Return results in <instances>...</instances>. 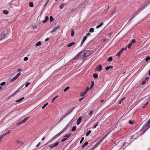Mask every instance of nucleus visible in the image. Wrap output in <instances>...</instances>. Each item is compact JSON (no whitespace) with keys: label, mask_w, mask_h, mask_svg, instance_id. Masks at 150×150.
<instances>
[{"label":"nucleus","mask_w":150,"mask_h":150,"mask_svg":"<svg viewBox=\"0 0 150 150\" xmlns=\"http://www.w3.org/2000/svg\"><path fill=\"white\" fill-rule=\"evenodd\" d=\"M150 127V119L145 124L142 128V130L143 133H144Z\"/></svg>","instance_id":"f257e3e1"},{"label":"nucleus","mask_w":150,"mask_h":150,"mask_svg":"<svg viewBox=\"0 0 150 150\" xmlns=\"http://www.w3.org/2000/svg\"><path fill=\"white\" fill-rule=\"evenodd\" d=\"M62 133L60 131L59 133L58 134L56 135L54 137H53L51 140H50L49 142L47 143L51 142H52L53 141L55 140L56 139H57L58 137L60 136L62 134Z\"/></svg>","instance_id":"f03ea898"},{"label":"nucleus","mask_w":150,"mask_h":150,"mask_svg":"<svg viewBox=\"0 0 150 150\" xmlns=\"http://www.w3.org/2000/svg\"><path fill=\"white\" fill-rule=\"evenodd\" d=\"M29 117H30L28 116L25 117L24 119L22 121L18 122L17 123V125L19 126L21 125V124L25 123L28 120Z\"/></svg>","instance_id":"7ed1b4c3"},{"label":"nucleus","mask_w":150,"mask_h":150,"mask_svg":"<svg viewBox=\"0 0 150 150\" xmlns=\"http://www.w3.org/2000/svg\"><path fill=\"white\" fill-rule=\"evenodd\" d=\"M59 143L58 142H57L52 144L50 145L49 147L50 148L52 149L53 148L57 147L59 145Z\"/></svg>","instance_id":"20e7f679"},{"label":"nucleus","mask_w":150,"mask_h":150,"mask_svg":"<svg viewBox=\"0 0 150 150\" xmlns=\"http://www.w3.org/2000/svg\"><path fill=\"white\" fill-rule=\"evenodd\" d=\"M85 53H86L87 57L89 56L94 52L93 51V50H86L85 51Z\"/></svg>","instance_id":"39448f33"},{"label":"nucleus","mask_w":150,"mask_h":150,"mask_svg":"<svg viewBox=\"0 0 150 150\" xmlns=\"http://www.w3.org/2000/svg\"><path fill=\"white\" fill-rule=\"evenodd\" d=\"M127 47H125V48H122L121 49L117 54L116 56L119 57L122 52L124 50H126Z\"/></svg>","instance_id":"423d86ee"},{"label":"nucleus","mask_w":150,"mask_h":150,"mask_svg":"<svg viewBox=\"0 0 150 150\" xmlns=\"http://www.w3.org/2000/svg\"><path fill=\"white\" fill-rule=\"evenodd\" d=\"M73 109H71L70 110L69 112L67 113H65V114L64 115L60 118V121H61L66 116H67L69 114H70L71 112L72 111V110Z\"/></svg>","instance_id":"0eeeda50"},{"label":"nucleus","mask_w":150,"mask_h":150,"mask_svg":"<svg viewBox=\"0 0 150 150\" xmlns=\"http://www.w3.org/2000/svg\"><path fill=\"white\" fill-rule=\"evenodd\" d=\"M5 37V34L4 32L0 33V40H2Z\"/></svg>","instance_id":"6e6552de"},{"label":"nucleus","mask_w":150,"mask_h":150,"mask_svg":"<svg viewBox=\"0 0 150 150\" xmlns=\"http://www.w3.org/2000/svg\"><path fill=\"white\" fill-rule=\"evenodd\" d=\"M81 55H82L83 57H87L86 53H85V51H82L81 52Z\"/></svg>","instance_id":"1a4fd4ad"},{"label":"nucleus","mask_w":150,"mask_h":150,"mask_svg":"<svg viewBox=\"0 0 150 150\" xmlns=\"http://www.w3.org/2000/svg\"><path fill=\"white\" fill-rule=\"evenodd\" d=\"M102 69V66L100 65H98L96 68V70L99 71H100Z\"/></svg>","instance_id":"9d476101"},{"label":"nucleus","mask_w":150,"mask_h":150,"mask_svg":"<svg viewBox=\"0 0 150 150\" xmlns=\"http://www.w3.org/2000/svg\"><path fill=\"white\" fill-rule=\"evenodd\" d=\"M81 120H82V119L81 118V117H80L78 118V120L77 121L76 123H77V125H79L80 124V123L81 122Z\"/></svg>","instance_id":"9b49d317"},{"label":"nucleus","mask_w":150,"mask_h":150,"mask_svg":"<svg viewBox=\"0 0 150 150\" xmlns=\"http://www.w3.org/2000/svg\"><path fill=\"white\" fill-rule=\"evenodd\" d=\"M59 26H57V27H56L54 28L53 30H52L50 32L51 33H53V32H54L55 31H56V30L59 28Z\"/></svg>","instance_id":"f8f14e48"},{"label":"nucleus","mask_w":150,"mask_h":150,"mask_svg":"<svg viewBox=\"0 0 150 150\" xmlns=\"http://www.w3.org/2000/svg\"><path fill=\"white\" fill-rule=\"evenodd\" d=\"M49 18L47 16H46L45 18V19L42 21V22L43 23H46L47 21L48 20Z\"/></svg>","instance_id":"ddd939ff"},{"label":"nucleus","mask_w":150,"mask_h":150,"mask_svg":"<svg viewBox=\"0 0 150 150\" xmlns=\"http://www.w3.org/2000/svg\"><path fill=\"white\" fill-rule=\"evenodd\" d=\"M68 124H67L65 127L61 131V132H62V133H63L68 128Z\"/></svg>","instance_id":"4468645a"},{"label":"nucleus","mask_w":150,"mask_h":150,"mask_svg":"<svg viewBox=\"0 0 150 150\" xmlns=\"http://www.w3.org/2000/svg\"><path fill=\"white\" fill-rule=\"evenodd\" d=\"M103 25V23L101 22L99 23V24L96 27V28L98 29L102 26Z\"/></svg>","instance_id":"2eb2a0df"},{"label":"nucleus","mask_w":150,"mask_h":150,"mask_svg":"<svg viewBox=\"0 0 150 150\" xmlns=\"http://www.w3.org/2000/svg\"><path fill=\"white\" fill-rule=\"evenodd\" d=\"M113 68V66H109L106 67L105 68V69L106 70H108L109 69H112Z\"/></svg>","instance_id":"dca6fc26"},{"label":"nucleus","mask_w":150,"mask_h":150,"mask_svg":"<svg viewBox=\"0 0 150 150\" xmlns=\"http://www.w3.org/2000/svg\"><path fill=\"white\" fill-rule=\"evenodd\" d=\"M86 92L84 91L83 92H82L80 94L81 96H85L86 94Z\"/></svg>","instance_id":"f3484780"},{"label":"nucleus","mask_w":150,"mask_h":150,"mask_svg":"<svg viewBox=\"0 0 150 150\" xmlns=\"http://www.w3.org/2000/svg\"><path fill=\"white\" fill-rule=\"evenodd\" d=\"M88 144V143L87 142H85L82 146V148L83 149V148L85 146H87Z\"/></svg>","instance_id":"a211bd4d"},{"label":"nucleus","mask_w":150,"mask_h":150,"mask_svg":"<svg viewBox=\"0 0 150 150\" xmlns=\"http://www.w3.org/2000/svg\"><path fill=\"white\" fill-rule=\"evenodd\" d=\"M75 44V43L74 42H72L71 43H70L68 45H67V47H70L71 46H72L73 45H74Z\"/></svg>","instance_id":"6ab92c4d"},{"label":"nucleus","mask_w":150,"mask_h":150,"mask_svg":"<svg viewBox=\"0 0 150 150\" xmlns=\"http://www.w3.org/2000/svg\"><path fill=\"white\" fill-rule=\"evenodd\" d=\"M40 24H35L33 25L34 29H36L39 25Z\"/></svg>","instance_id":"aec40b11"},{"label":"nucleus","mask_w":150,"mask_h":150,"mask_svg":"<svg viewBox=\"0 0 150 150\" xmlns=\"http://www.w3.org/2000/svg\"><path fill=\"white\" fill-rule=\"evenodd\" d=\"M24 98V97H22L21 98L19 99L16 100V103H18L21 101Z\"/></svg>","instance_id":"412c9836"},{"label":"nucleus","mask_w":150,"mask_h":150,"mask_svg":"<svg viewBox=\"0 0 150 150\" xmlns=\"http://www.w3.org/2000/svg\"><path fill=\"white\" fill-rule=\"evenodd\" d=\"M149 59H150V56H147L146 57L145 61L147 62L148 61Z\"/></svg>","instance_id":"4be33fe9"},{"label":"nucleus","mask_w":150,"mask_h":150,"mask_svg":"<svg viewBox=\"0 0 150 150\" xmlns=\"http://www.w3.org/2000/svg\"><path fill=\"white\" fill-rule=\"evenodd\" d=\"M41 43L39 41L37 43L35 44V46L37 47L39 46H40L41 45Z\"/></svg>","instance_id":"5701e85b"},{"label":"nucleus","mask_w":150,"mask_h":150,"mask_svg":"<svg viewBox=\"0 0 150 150\" xmlns=\"http://www.w3.org/2000/svg\"><path fill=\"white\" fill-rule=\"evenodd\" d=\"M94 81H92V82H91V85L90 87V89H91L94 86Z\"/></svg>","instance_id":"b1692460"},{"label":"nucleus","mask_w":150,"mask_h":150,"mask_svg":"<svg viewBox=\"0 0 150 150\" xmlns=\"http://www.w3.org/2000/svg\"><path fill=\"white\" fill-rule=\"evenodd\" d=\"M76 126H73L72 127V129H71L72 131L73 132V131H75L76 130Z\"/></svg>","instance_id":"393cba45"},{"label":"nucleus","mask_w":150,"mask_h":150,"mask_svg":"<svg viewBox=\"0 0 150 150\" xmlns=\"http://www.w3.org/2000/svg\"><path fill=\"white\" fill-rule=\"evenodd\" d=\"M112 58L111 57H110L108 59V61L109 62H110L111 61H112Z\"/></svg>","instance_id":"a878e982"},{"label":"nucleus","mask_w":150,"mask_h":150,"mask_svg":"<svg viewBox=\"0 0 150 150\" xmlns=\"http://www.w3.org/2000/svg\"><path fill=\"white\" fill-rule=\"evenodd\" d=\"M29 6L30 7H33L34 6L33 3L32 2H30L29 4Z\"/></svg>","instance_id":"bb28decb"},{"label":"nucleus","mask_w":150,"mask_h":150,"mask_svg":"<svg viewBox=\"0 0 150 150\" xmlns=\"http://www.w3.org/2000/svg\"><path fill=\"white\" fill-rule=\"evenodd\" d=\"M3 13L6 14H7L8 13V11L6 10H5L3 11Z\"/></svg>","instance_id":"cd10ccee"},{"label":"nucleus","mask_w":150,"mask_h":150,"mask_svg":"<svg viewBox=\"0 0 150 150\" xmlns=\"http://www.w3.org/2000/svg\"><path fill=\"white\" fill-rule=\"evenodd\" d=\"M93 77L95 79H96L98 77V74H93Z\"/></svg>","instance_id":"c85d7f7f"},{"label":"nucleus","mask_w":150,"mask_h":150,"mask_svg":"<svg viewBox=\"0 0 150 150\" xmlns=\"http://www.w3.org/2000/svg\"><path fill=\"white\" fill-rule=\"evenodd\" d=\"M17 78L16 77V76H15L13 77L11 80V81L12 82H13Z\"/></svg>","instance_id":"c756f323"},{"label":"nucleus","mask_w":150,"mask_h":150,"mask_svg":"<svg viewBox=\"0 0 150 150\" xmlns=\"http://www.w3.org/2000/svg\"><path fill=\"white\" fill-rule=\"evenodd\" d=\"M91 130H89L86 133V136H88L91 133Z\"/></svg>","instance_id":"7c9ffc66"},{"label":"nucleus","mask_w":150,"mask_h":150,"mask_svg":"<svg viewBox=\"0 0 150 150\" xmlns=\"http://www.w3.org/2000/svg\"><path fill=\"white\" fill-rule=\"evenodd\" d=\"M50 22H52L54 20V19L53 18L52 16H50Z\"/></svg>","instance_id":"2f4dec72"},{"label":"nucleus","mask_w":150,"mask_h":150,"mask_svg":"<svg viewBox=\"0 0 150 150\" xmlns=\"http://www.w3.org/2000/svg\"><path fill=\"white\" fill-rule=\"evenodd\" d=\"M58 96H55L54 98L52 100V102L53 103L54 102V100H55V99L57 97H58Z\"/></svg>","instance_id":"473e14b6"},{"label":"nucleus","mask_w":150,"mask_h":150,"mask_svg":"<svg viewBox=\"0 0 150 150\" xmlns=\"http://www.w3.org/2000/svg\"><path fill=\"white\" fill-rule=\"evenodd\" d=\"M69 87L68 86L66 88H64V92H66L69 89Z\"/></svg>","instance_id":"72a5a7b5"},{"label":"nucleus","mask_w":150,"mask_h":150,"mask_svg":"<svg viewBox=\"0 0 150 150\" xmlns=\"http://www.w3.org/2000/svg\"><path fill=\"white\" fill-rule=\"evenodd\" d=\"M132 45V43H130L126 47H128V48L129 49H130Z\"/></svg>","instance_id":"f704fd0d"},{"label":"nucleus","mask_w":150,"mask_h":150,"mask_svg":"<svg viewBox=\"0 0 150 150\" xmlns=\"http://www.w3.org/2000/svg\"><path fill=\"white\" fill-rule=\"evenodd\" d=\"M94 29L93 28H91L89 30V31L91 33H93L94 32Z\"/></svg>","instance_id":"c9c22d12"},{"label":"nucleus","mask_w":150,"mask_h":150,"mask_svg":"<svg viewBox=\"0 0 150 150\" xmlns=\"http://www.w3.org/2000/svg\"><path fill=\"white\" fill-rule=\"evenodd\" d=\"M48 104V103H45L42 107V109H43L44 108H45L46 106Z\"/></svg>","instance_id":"e433bc0d"},{"label":"nucleus","mask_w":150,"mask_h":150,"mask_svg":"<svg viewBox=\"0 0 150 150\" xmlns=\"http://www.w3.org/2000/svg\"><path fill=\"white\" fill-rule=\"evenodd\" d=\"M98 125V122H97L95 125H93L94 128H96Z\"/></svg>","instance_id":"4c0bfd02"},{"label":"nucleus","mask_w":150,"mask_h":150,"mask_svg":"<svg viewBox=\"0 0 150 150\" xmlns=\"http://www.w3.org/2000/svg\"><path fill=\"white\" fill-rule=\"evenodd\" d=\"M148 103H149L148 102H146V103L145 105H144L142 106V108H144L145 107H146V105L147 104H148Z\"/></svg>","instance_id":"58836bf2"},{"label":"nucleus","mask_w":150,"mask_h":150,"mask_svg":"<svg viewBox=\"0 0 150 150\" xmlns=\"http://www.w3.org/2000/svg\"><path fill=\"white\" fill-rule=\"evenodd\" d=\"M64 6V4H61L59 6V8L61 9H62L63 8Z\"/></svg>","instance_id":"ea45409f"},{"label":"nucleus","mask_w":150,"mask_h":150,"mask_svg":"<svg viewBox=\"0 0 150 150\" xmlns=\"http://www.w3.org/2000/svg\"><path fill=\"white\" fill-rule=\"evenodd\" d=\"M136 40L135 39H132L131 40V42L130 43H132V44L133 43H134L136 42Z\"/></svg>","instance_id":"a19ab883"},{"label":"nucleus","mask_w":150,"mask_h":150,"mask_svg":"<svg viewBox=\"0 0 150 150\" xmlns=\"http://www.w3.org/2000/svg\"><path fill=\"white\" fill-rule=\"evenodd\" d=\"M74 31L72 30L71 31V36L73 37L74 36Z\"/></svg>","instance_id":"79ce46f5"},{"label":"nucleus","mask_w":150,"mask_h":150,"mask_svg":"<svg viewBox=\"0 0 150 150\" xmlns=\"http://www.w3.org/2000/svg\"><path fill=\"white\" fill-rule=\"evenodd\" d=\"M30 83H26L25 84V87H28V86L30 84Z\"/></svg>","instance_id":"37998d69"},{"label":"nucleus","mask_w":150,"mask_h":150,"mask_svg":"<svg viewBox=\"0 0 150 150\" xmlns=\"http://www.w3.org/2000/svg\"><path fill=\"white\" fill-rule=\"evenodd\" d=\"M10 130H8L7 131V132L4 134V136H6L7 134H8L10 132Z\"/></svg>","instance_id":"c03bdc74"},{"label":"nucleus","mask_w":150,"mask_h":150,"mask_svg":"<svg viewBox=\"0 0 150 150\" xmlns=\"http://www.w3.org/2000/svg\"><path fill=\"white\" fill-rule=\"evenodd\" d=\"M5 84H6V82H3L1 83L0 85L1 86H3Z\"/></svg>","instance_id":"a18cd8bd"},{"label":"nucleus","mask_w":150,"mask_h":150,"mask_svg":"<svg viewBox=\"0 0 150 150\" xmlns=\"http://www.w3.org/2000/svg\"><path fill=\"white\" fill-rule=\"evenodd\" d=\"M84 139V137H82L81 140L80 141V143L81 144Z\"/></svg>","instance_id":"49530a36"},{"label":"nucleus","mask_w":150,"mask_h":150,"mask_svg":"<svg viewBox=\"0 0 150 150\" xmlns=\"http://www.w3.org/2000/svg\"><path fill=\"white\" fill-rule=\"evenodd\" d=\"M92 113L93 111L91 110L89 111V112H88V114L90 115H91L92 114Z\"/></svg>","instance_id":"de8ad7c7"},{"label":"nucleus","mask_w":150,"mask_h":150,"mask_svg":"<svg viewBox=\"0 0 150 150\" xmlns=\"http://www.w3.org/2000/svg\"><path fill=\"white\" fill-rule=\"evenodd\" d=\"M28 58L27 57H25L24 58V60L25 61H27L28 60Z\"/></svg>","instance_id":"09e8293b"},{"label":"nucleus","mask_w":150,"mask_h":150,"mask_svg":"<svg viewBox=\"0 0 150 150\" xmlns=\"http://www.w3.org/2000/svg\"><path fill=\"white\" fill-rule=\"evenodd\" d=\"M81 52L79 53H78L77 55H76V57H77V58H78V57L80 55H81Z\"/></svg>","instance_id":"8fccbe9b"},{"label":"nucleus","mask_w":150,"mask_h":150,"mask_svg":"<svg viewBox=\"0 0 150 150\" xmlns=\"http://www.w3.org/2000/svg\"><path fill=\"white\" fill-rule=\"evenodd\" d=\"M81 52L79 53H78L77 55H76V57H77V58H78V57L80 55H81Z\"/></svg>","instance_id":"3c124183"},{"label":"nucleus","mask_w":150,"mask_h":150,"mask_svg":"<svg viewBox=\"0 0 150 150\" xmlns=\"http://www.w3.org/2000/svg\"><path fill=\"white\" fill-rule=\"evenodd\" d=\"M21 75V73H18L17 74V75L16 76V77L18 78Z\"/></svg>","instance_id":"603ef678"},{"label":"nucleus","mask_w":150,"mask_h":150,"mask_svg":"<svg viewBox=\"0 0 150 150\" xmlns=\"http://www.w3.org/2000/svg\"><path fill=\"white\" fill-rule=\"evenodd\" d=\"M129 123L131 125H133V122L131 120H129Z\"/></svg>","instance_id":"864d4df0"},{"label":"nucleus","mask_w":150,"mask_h":150,"mask_svg":"<svg viewBox=\"0 0 150 150\" xmlns=\"http://www.w3.org/2000/svg\"><path fill=\"white\" fill-rule=\"evenodd\" d=\"M146 81L145 80L144 81H143L141 83L142 85H143L146 83Z\"/></svg>","instance_id":"5fc2aeb1"},{"label":"nucleus","mask_w":150,"mask_h":150,"mask_svg":"<svg viewBox=\"0 0 150 150\" xmlns=\"http://www.w3.org/2000/svg\"><path fill=\"white\" fill-rule=\"evenodd\" d=\"M67 139V138H63L61 141L62 142H63L64 141H65Z\"/></svg>","instance_id":"6e6d98bb"},{"label":"nucleus","mask_w":150,"mask_h":150,"mask_svg":"<svg viewBox=\"0 0 150 150\" xmlns=\"http://www.w3.org/2000/svg\"><path fill=\"white\" fill-rule=\"evenodd\" d=\"M89 90V88L88 86H87V87L86 88V89L85 91L87 93V92Z\"/></svg>","instance_id":"4d7b16f0"},{"label":"nucleus","mask_w":150,"mask_h":150,"mask_svg":"<svg viewBox=\"0 0 150 150\" xmlns=\"http://www.w3.org/2000/svg\"><path fill=\"white\" fill-rule=\"evenodd\" d=\"M84 98V97H82L79 99V101H81Z\"/></svg>","instance_id":"13d9d810"},{"label":"nucleus","mask_w":150,"mask_h":150,"mask_svg":"<svg viewBox=\"0 0 150 150\" xmlns=\"http://www.w3.org/2000/svg\"><path fill=\"white\" fill-rule=\"evenodd\" d=\"M147 3L146 2H145L144 3H143V6H144V7L146 5H147Z\"/></svg>","instance_id":"bf43d9fd"},{"label":"nucleus","mask_w":150,"mask_h":150,"mask_svg":"<svg viewBox=\"0 0 150 150\" xmlns=\"http://www.w3.org/2000/svg\"><path fill=\"white\" fill-rule=\"evenodd\" d=\"M86 38H87L86 36H85L83 37V40H84L85 41V40H86Z\"/></svg>","instance_id":"052dcab7"},{"label":"nucleus","mask_w":150,"mask_h":150,"mask_svg":"<svg viewBox=\"0 0 150 150\" xmlns=\"http://www.w3.org/2000/svg\"><path fill=\"white\" fill-rule=\"evenodd\" d=\"M112 34V32H111L108 33V36H110V35H111Z\"/></svg>","instance_id":"680f3d73"},{"label":"nucleus","mask_w":150,"mask_h":150,"mask_svg":"<svg viewBox=\"0 0 150 150\" xmlns=\"http://www.w3.org/2000/svg\"><path fill=\"white\" fill-rule=\"evenodd\" d=\"M40 144V142H39V143L36 146V147H38Z\"/></svg>","instance_id":"e2e57ef3"},{"label":"nucleus","mask_w":150,"mask_h":150,"mask_svg":"<svg viewBox=\"0 0 150 150\" xmlns=\"http://www.w3.org/2000/svg\"><path fill=\"white\" fill-rule=\"evenodd\" d=\"M84 41H85L84 40H82V41L81 42V46L83 45V43L84 42Z\"/></svg>","instance_id":"0e129e2a"},{"label":"nucleus","mask_w":150,"mask_h":150,"mask_svg":"<svg viewBox=\"0 0 150 150\" xmlns=\"http://www.w3.org/2000/svg\"><path fill=\"white\" fill-rule=\"evenodd\" d=\"M18 90L16 91V92L14 93L13 94V95H12L11 96H13V95L14 94H15L16 93H17L18 92Z\"/></svg>","instance_id":"69168bd1"},{"label":"nucleus","mask_w":150,"mask_h":150,"mask_svg":"<svg viewBox=\"0 0 150 150\" xmlns=\"http://www.w3.org/2000/svg\"><path fill=\"white\" fill-rule=\"evenodd\" d=\"M78 58L77 57H76V56L74 58H73V60H75Z\"/></svg>","instance_id":"338daca9"},{"label":"nucleus","mask_w":150,"mask_h":150,"mask_svg":"<svg viewBox=\"0 0 150 150\" xmlns=\"http://www.w3.org/2000/svg\"><path fill=\"white\" fill-rule=\"evenodd\" d=\"M126 98V97H123L121 99V100L122 101L123 100H125Z\"/></svg>","instance_id":"774afa93"}]
</instances>
